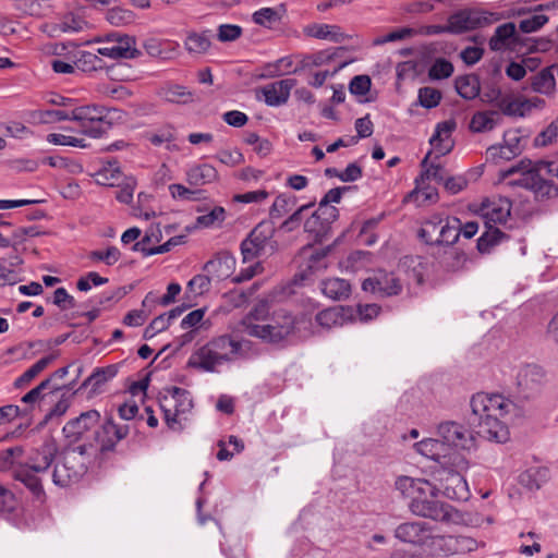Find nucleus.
<instances>
[{"instance_id":"obj_19","label":"nucleus","mask_w":558,"mask_h":558,"mask_svg":"<svg viewBox=\"0 0 558 558\" xmlns=\"http://www.w3.org/2000/svg\"><path fill=\"white\" fill-rule=\"evenodd\" d=\"M296 85V80L284 78L265 85L260 93L264 101L269 107H279L288 102L291 89Z\"/></svg>"},{"instance_id":"obj_37","label":"nucleus","mask_w":558,"mask_h":558,"mask_svg":"<svg viewBox=\"0 0 558 558\" xmlns=\"http://www.w3.org/2000/svg\"><path fill=\"white\" fill-rule=\"evenodd\" d=\"M554 69H556L555 64L541 70L533 76L531 86L534 92L549 95L555 90Z\"/></svg>"},{"instance_id":"obj_59","label":"nucleus","mask_w":558,"mask_h":558,"mask_svg":"<svg viewBox=\"0 0 558 558\" xmlns=\"http://www.w3.org/2000/svg\"><path fill=\"white\" fill-rule=\"evenodd\" d=\"M548 20L545 14H533L520 21L519 29L525 34L533 33L541 29Z\"/></svg>"},{"instance_id":"obj_10","label":"nucleus","mask_w":558,"mask_h":558,"mask_svg":"<svg viewBox=\"0 0 558 558\" xmlns=\"http://www.w3.org/2000/svg\"><path fill=\"white\" fill-rule=\"evenodd\" d=\"M495 13L477 9H460L448 16L449 34L460 35L466 32L484 28L497 21Z\"/></svg>"},{"instance_id":"obj_27","label":"nucleus","mask_w":558,"mask_h":558,"mask_svg":"<svg viewBox=\"0 0 558 558\" xmlns=\"http://www.w3.org/2000/svg\"><path fill=\"white\" fill-rule=\"evenodd\" d=\"M320 289L325 296L333 301L347 300L351 294L350 282L341 278H328L323 280Z\"/></svg>"},{"instance_id":"obj_41","label":"nucleus","mask_w":558,"mask_h":558,"mask_svg":"<svg viewBox=\"0 0 558 558\" xmlns=\"http://www.w3.org/2000/svg\"><path fill=\"white\" fill-rule=\"evenodd\" d=\"M117 165V161H109L108 166H105L97 172L96 181L105 186H120L126 178H124Z\"/></svg>"},{"instance_id":"obj_49","label":"nucleus","mask_w":558,"mask_h":558,"mask_svg":"<svg viewBox=\"0 0 558 558\" xmlns=\"http://www.w3.org/2000/svg\"><path fill=\"white\" fill-rule=\"evenodd\" d=\"M87 26L88 23L85 21V19L82 15L75 14L73 12H69L63 15L61 22L58 25L59 29L63 33L83 32L85 28H87Z\"/></svg>"},{"instance_id":"obj_6","label":"nucleus","mask_w":558,"mask_h":558,"mask_svg":"<svg viewBox=\"0 0 558 558\" xmlns=\"http://www.w3.org/2000/svg\"><path fill=\"white\" fill-rule=\"evenodd\" d=\"M276 228L272 221L263 220L254 227L241 242L240 248L244 262L272 255L278 250L275 240Z\"/></svg>"},{"instance_id":"obj_53","label":"nucleus","mask_w":558,"mask_h":558,"mask_svg":"<svg viewBox=\"0 0 558 558\" xmlns=\"http://www.w3.org/2000/svg\"><path fill=\"white\" fill-rule=\"evenodd\" d=\"M106 19L113 26H123L131 24L135 14L131 10L116 7L107 11Z\"/></svg>"},{"instance_id":"obj_38","label":"nucleus","mask_w":558,"mask_h":558,"mask_svg":"<svg viewBox=\"0 0 558 558\" xmlns=\"http://www.w3.org/2000/svg\"><path fill=\"white\" fill-rule=\"evenodd\" d=\"M457 93L464 99L472 100L480 94V80L474 74L458 76L454 81Z\"/></svg>"},{"instance_id":"obj_44","label":"nucleus","mask_w":558,"mask_h":558,"mask_svg":"<svg viewBox=\"0 0 558 558\" xmlns=\"http://www.w3.org/2000/svg\"><path fill=\"white\" fill-rule=\"evenodd\" d=\"M460 236V219L446 218L444 227L439 230L437 245H453Z\"/></svg>"},{"instance_id":"obj_45","label":"nucleus","mask_w":558,"mask_h":558,"mask_svg":"<svg viewBox=\"0 0 558 558\" xmlns=\"http://www.w3.org/2000/svg\"><path fill=\"white\" fill-rule=\"evenodd\" d=\"M315 320L320 327L330 329L332 327L342 326L344 317L338 307H329L317 313Z\"/></svg>"},{"instance_id":"obj_13","label":"nucleus","mask_w":558,"mask_h":558,"mask_svg":"<svg viewBox=\"0 0 558 558\" xmlns=\"http://www.w3.org/2000/svg\"><path fill=\"white\" fill-rule=\"evenodd\" d=\"M211 343L222 364L248 359L253 348L252 341L238 340L230 335L215 337L211 339Z\"/></svg>"},{"instance_id":"obj_1","label":"nucleus","mask_w":558,"mask_h":558,"mask_svg":"<svg viewBox=\"0 0 558 558\" xmlns=\"http://www.w3.org/2000/svg\"><path fill=\"white\" fill-rule=\"evenodd\" d=\"M519 173L520 178L509 180L507 185L520 186L534 193L537 199H548L558 196V158L539 160L533 167L529 159H522L517 165L500 172L502 180Z\"/></svg>"},{"instance_id":"obj_14","label":"nucleus","mask_w":558,"mask_h":558,"mask_svg":"<svg viewBox=\"0 0 558 558\" xmlns=\"http://www.w3.org/2000/svg\"><path fill=\"white\" fill-rule=\"evenodd\" d=\"M129 433L128 424H116L111 417H108L94 432V438L99 445V451L106 453L114 451L117 444L126 438Z\"/></svg>"},{"instance_id":"obj_16","label":"nucleus","mask_w":558,"mask_h":558,"mask_svg":"<svg viewBox=\"0 0 558 558\" xmlns=\"http://www.w3.org/2000/svg\"><path fill=\"white\" fill-rule=\"evenodd\" d=\"M432 526L424 521L404 522L395 530V537L402 543L426 548L430 539Z\"/></svg>"},{"instance_id":"obj_34","label":"nucleus","mask_w":558,"mask_h":558,"mask_svg":"<svg viewBox=\"0 0 558 558\" xmlns=\"http://www.w3.org/2000/svg\"><path fill=\"white\" fill-rule=\"evenodd\" d=\"M424 182L421 179H415V189L408 193L403 199L404 203L415 202L417 206L426 203H436L438 199V192L433 186H422Z\"/></svg>"},{"instance_id":"obj_63","label":"nucleus","mask_w":558,"mask_h":558,"mask_svg":"<svg viewBox=\"0 0 558 558\" xmlns=\"http://www.w3.org/2000/svg\"><path fill=\"white\" fill-rule=\"evenodd\" d=\"M97 90L101 95L117 100H124L132 95V93L126 87L114 84H101L98 86Z\"/></svg>"},{"instance_id":"obj_21","label":"nucleus","mask_w":558,"mask_h":558,"mask_svg":"<svg viewBox=\"0 0 558 558\" xmlns=\"http://www.w3.org/2000/svg\"><path fill=\"white\" fill-rule=\"evenodd\" d=\"M219 365H222V362L215 351L211 340L194 351L187 361V366L207 373L216 372Z\"/></svg>"},{"instance_id":"obj_22","label":"nucleus","mask_w":558,"mask_h":558,"mask_svg":"<svg viewBox=\"0 0 558 558\" xmlns=\"http://www.w3.org/2000/svg\"><path fill=\"white\" fill-rule=\"evenodd\" d=\"M512 204L508 198L485 201L482 203L481 213L488 225L507 222Z\"/></svg>"},{"instance_id":"obj_30","label":"nucleus","mask_w":558,"mask_h":558,"mask_svg":"<svg viewBox=\"0 0 558 558\" xmlns=\"http://www.w3.org/2000/svg\"><path fill=\"white\" fill-rule=\"evenodd\" d=\"M119 367L117 364H111L105 367H96L93 373L83 381L81 388L92 387L96 391L104 384L114 378L118 374Z\"/></svg>"},{"instance_id":"obj_58","label":"nucleus","mask_w":558,"mask_h":558,"mask_svg":"<svg viewBox=\"0 0 558 558\" xmlns=\"http://www.w3.org/2000/svg\"><path fill=\"white\" fill-rule=\"evenodd\" d=\"M415 34V31L411 27H401L393 29L387 35L377 37L373 40L374 46L385 45L387 43L400 41L405 38L412 37Z\"/></svg>"},{"instance_id":"obj_47","label":"nucleus","mask_w":558,"mask_h":558,"mask_svg":"<svg viewBox=\"0 0 558 558\" xmlns=\"http://www.w3.org/2000/svg\"><path fill=\"white\" fill-rule=\"evenodd\" d=\"M304 230L307 233L314 234L315 239L318 241H323L329 232V229L325 226V220L318 210L314 211L312 216L306 219L304 222Z\"/></svg>"},{"instance_id":"obj_15","label":"nucleus","mask_w":558,"mask_h":558,"mask_svg":"<svg viewBox=\"0 0 558 558\" xmlns=\"http://www.w3.org/2000/svg\"><path fill=\"white\" fill-rule=\"evenodd\" d=\"M362 289L385 298L398 295L402 291V284L395 274L379 270L363 281Z\"/></svg>"},{"instance_id":"obj_25","label":"nucleus","mask_w":558,"mask_h":558,"mask_svg":"<svg viewBox=\"0 0 558 558\" xmlns=\"http://www.w3.org/2000/svg\"><path fill=\"white\" fill-rule=\"evenodd\" d=\"M134 40L125 36V38H121L117 44L109 47H101L97 49V53L104 57H108L110 59H134L140 56V51L132 47Z\"/></svg>"},{"instance_id":"obj_64","label":"nucleus","mask_w":558,"mask_h":558,"mask_svg":"<svg viewBox=\"0 0 558 558\" xmlns=\"http://www.w3.org/2000/svg\"><path fill=\"white\" fill-rule=\"evenodd\" d=\"M558 137V118L554 120L544 131L535 138L537 146H547Z\"/></svg>"},{"instance_id":"obj_24","label":"nucleus","mask_w":558,"mask_h":558,"mask_svg":"<svg viewBox=\"0 0 558 558\" xmlns=\"http://www.w3.org/2000/svg\"><path fill=\"white\" fill-rule=\"evenodd\" d=\"M303 33L307 37L328 39L332 43H342L349 38L348 35L341 32V28L338 25L329 24H308L303 28Z\"/></svg>"},{"instance_id":"obj_12","label":"nucleus","mask_w":558,"mask_h":558,"mask_svg":"<svg viewBox=\"0 0 558 558\" xmlns=\"http://www.w3.org/2000/svg\"><path fill=\"white\" fill-rule=\"evenodd\" d=\"M517 395L522 400H534L539 397L546 384L545 371L534 364H526L519 368L517 376Z\"/></svg>"},{"instance_id":"obj_57","label":"nucleus","mask_w":558,"mask_h":558,"mask_svg":"<svg viewBox=\"0 0 558 558\" xmlns=\"http://www.w3.org/2000/svg\"><path fill=\"white\" fill-rule=\"evenodd\" d=\"M41 123H53L60 121H71V111L54 109V110H37L33 113Z\"/></svg>"},{"instance_id":"obj_8","label":"nucleus","mask_w":558,"mask_h":558,"mask_svg":"<svg viewBox=\"0 0 558 558\" xmlns=\"http://www.w3.org/2000/svg\"><path fill=\"white\" fill-rule=\"evenodd\" d=\"M111 110L99 105L76 107L71 110V121L77 122L85 135L97 138L111 128L108 119Z\"/></svg>"},{"instance_id":"obj_55","label":"nucleus","mask_w":558,"mask_h":558,"mask_svg":"<svg viewBox=\"0 0 558 558\" xmlns=\"http://www.w3.org/2000/svg\"><path fill=\"white\" fill-rule=\"evenodd\" d=\"M546 469H530L521 475V483L530 490H536L546 482Z\"/></svg>"},{"instance_id":"obj_3","label":"nucleus","mask_w":558,"mask_h":558,"mask_svg":"<svg viewBox=\"0 0 558 558\" xmlns=\"http://www.w3.org/2000/svg\"><path fill=\"white\" fill-rule=\"evenodd\" d=\"M57 453V442L52 438L46 439L39 447L31 450L25 463L14 468V480L23 483L37 499H43L44 483L51 480L50 468L54 464Z\"/></svg>"},{"instance_id":"obj_2","label":"nucleus","mask_w":558,"mask_h":558,"mask_svg":"<svg viewBox=\"0 0 558 558\" xmlns=\"http://www.w3.org/2000/svg\"><path fill=\"white\" fill-rule=\"evenodd\" d=\"M472 414L469 423L476 428L475 433L485 439L506 442L509 429L500 417L509 412L511 402L500 395L476 393L470 402Z\"/></svg>"},{"instance_id":"obj_17","label":"nucleus","mask_w":558,"mask_h":558,"mask_svg":"<svg viewBox=\"0 0 558 558\" xmlns=\"http://www.w3.org/2000/svg\"><path fill=\"white\" fill-rule=\"evenodd\" d=\"M100 424V413L97 410H88L81 413L77 417L70 420L63 426V434L71 442L81 440L84 435L97 429Z\"/></svg>"},{"instance_id":"obj_62","label":"nucleus","mask_w":558,"mask_h":558,"mask_svg":"<svg viewBox=\"0 0 558 558\" xmlns=\"http://www.w3.org/2000/svg\"><path fill=\"white\" fill-rule=\"evenodd\" d=\"M279 20L280 16L278 12L272 8H263L253 14L254 23L265 27H271L275 23L279 22Z\"/></svg>"},{"instance_id":"obj_42","label":"nucleus","mask_w":558,"mask_h":558,"mask_svg":"<svg viewBox=\"0 0 558 558\" xmlns=\"http://www.w3.org/2000/svg\"><path fill=\"white\" fill-rule=\"evenodd\" d=\"M453 542L452 535H438L430 532V539H428L427 550L433 556H449L452 555Z\"/></svg>"},{"instance_id":"obj_31","label":"nucleus","mask_w":558,"mask_h":558,"mask_svg":"<svg viewBox=\"0 0 558 558\" xmlns=\"http://www.w3.org/2000/svg\"><path fill=\"white\" fill-rule=\"evenodd\" d=\"M445 221L446 218L440 215H433L423 222L418 230V238L428 245H437L439 230L444 227Z\"/></svg>"},{"instance_id":"obj_60","label":"nucleus","mask_w":558,"mask_h":558,"mask_svg":"<svg viewBox=\"0 0 558 558\" xmlns=\"http://www.w3.org/2000/svg\"><path fill=\"white\" fill-rule=\"evenodd\" d=\"M43 1L44 0H13V7L22 14L39 16L43 13Z\"/></svg>"},{"instance_id":"obj_28","label":"nucleus","mask_w":558,"mask_h":558,"mask_svg":"<svg viewBox=\"0 0 558 558\" xmlns=\"http://www.w3.org/2000/svg\"><path fill=\"white\" fill-rule=\"evenodd\" d=\"M159 96L167 102L187 105L194 101V92L185 86L177 84H167L159 89Z\"/></svg>"},{"instance_id":"obj_11","label":"nucleus","mask_w":558,"mask_h":558,"mask_svg":"<svg viewBox=\"0 0 558 558\" xmlns=\"http://www.w3.org/2000/svg\"><path fill=\"white\" fill-rule=\"evenodd\" d=\"M87 472L86 459L75 451H63L53 464L51 482L59 487H68L77 483Z\"/></svg>"},{"instance_id":"obj_23","label":"nucleus","mask_w":558,"mask_h":558,"mask_svg":"<svg viewBox=\"0 0 558 558\" xmlns=\"http://www.w3.org/2000/svg\"><path fill=\"white\" fill-rule=\"evenodd\" d=\"M235 265V259L228 253H218L214 258L204 265V271L209 275L213 280H222L228 278Z\"/></svg>"},{"instance_id":"obj_9","label":"nucleus","mask_w":558,"mask_h":558,"mask_svg":"<svg viewBox=\"0 0 558 558\" xmlns=\"http://www.w3.org/2000/svg\"><path fill=\"white\" fill-rule=\"evenodd\" d=\"M159 405L163 412V418L169 428L181 432L183 426L178 417L189 413L193 408L190 392L180 387L167 389V393L159 399Z\"/></svg>"},{"instance_id":"obj_61","label":"nucleus","mask_w":558,"mask_h":558,"mask_svg":"<svg viewBox=\"0 0 558 558\" xmlns=\"http://www.w3.org/2000/svg\"><path fill=\"white\" fill-rule=\"evenodd\" d=\"M243 29L235 24H221L217 29V39L221 43H232L242 36Z\"/></svg>"},{"instance_id":"obj_36","label":"nucleus","mask_w":558,"mask_h":558,"mask_svg":"<svg viewBox=\"0 0 558 558\" xmlns=\"http://www.w3.org/2000/svg\"><path fill=\"white\" fill-rule=\"evenodd\" d=\"M515 35V25L508 22L499 25L488 41L492 51H501L509 46V39Z\"/></svg>"},{"instance_id":"obj_48","label":"nucleus","mask_w":558,"mask_h":558,"mask_svg":"<svg viewBox=\"0 0 558 558\" xmlns=\"http://www.w3.org/2000/svg\"><path fill=\"white\" fill-rule=\"evenodd\" d=\"M430 155L432 151H428L427 155L422 160L421 166L424 169V171L421 173L418 179H421L422 182H425V180H434L437 183H442L447 178L445 168L440 165L435 163L427 165V160Z\"/></svg>"},{"instance_id":"obj_7","label":"nucleus","mask_w":558,"mask_h":558,"mask_svg":"<svg viewBox=\"0 0 558 558\" xmlns=\"http://www.w3.org/2000/svg\"><path fill=\"white\" fill-rule=\"evenodd\" d=\"M424 493H418L409 502L410 511L422 518L432 519L435 521H450L452 507L442 504L436 499L438 496L437 487L425 480Z\"/></svg>"},{"instance_id":"obj_43","label":"nucleus","mask_w":558,"mask_h":558,"mask_svg":"<svg viewBox=\"0 0 558 558\" xmlns=\"http://www.w3.org/2000/svg\"><path fill=\"white\" fill-rule=\"evenodd\" d=\"M333 59V53L328 50H322L312 54H305L300 60L299 64L291 71L292 73H300L306 69L322 66L329 63Z\"/></svg>"},{"instance_id":"obj_5","label":"nucleus","mask_w":558,"mask_h":558,"mask_svg":"<svg viewBox=\"0 0 558 558\" xmlns=\"http://www.w3.org/2000/svg\"><path fill=\"white\" fill-rule=\"evenodd\" d=\"M468 468L466 460L458 452L449 454L448 461L441 462V465L433 472L434 485L437 493L440 492L449 499L465 501L470 497L468 483L462 475V471Z\"/></svg>"},{"instance_id":"obj_46","label":"nucleus","mask_w":558,"mask_h":558,"mask_svg":"<svg viewBox=\"0 0 558 558\" xmlns=\"http://www.w3.org/2000/svg\"><path fill=\"white\" fill-rule=\"evenodd\" d=\"M521 153L514 146L509 148L505 144L492 145L486 150L487 160L498 163L501 160H511Z\"/></svg>"},{"instance_id":"obj_29","label":"nucleus","mask_w":558,"mask_h":558,"mask_svg":"<svg viewBox=\"0 0 558 558\" xmlns=\"http://www.w3.org/2000/svg\"><path fill=\"white\" fill-rule=\"evenodd\" d=\"M486 230L477 239V250L482 254L489 253L493 247L500 244L504 240L508 239V235L502 232L499 228L488 225L485 222Z\"/></svg>"},{"instance_id":"obj_40","label":"nucleus","mask_w":558,"mask_h":558,"mask_svg":"<svg viewBox=\"0 0 558 558\" xmlns=\"http://www.w3.org/2000/svg\"><path fill=\"white\" fill-rule=\"evenodd\" d=\"M59 356V351L53 352L47 356L41 357L29 368H27L19 378H16L14 385L21 388L31 383L39 373H41L49 364H51Z\"/></svg>"},{"instance_id":"obj_33","label":"nucleus","mask_w":558,"mask_h":558,"mask_svg":"<svg viewBox=\"0 0 558 558\" xmlns=\"http://www.w3.org/2000/svg\"><path fill=\"white\" fill-rule=\"evenodd\" d=\"M187 182L191 185L199 186L217 180L218 172L215 167L208 163L192 167L187 173Z\"/></svg>"},{"instance_id":"obj_4","label":"nucleus","mask_w":558,"mask_h":558,"mask_svg":"<svg viewBox=\"0 0 558 558\" xmlns=\"http://www.w3.org/2000/svg\"><path fill=\"white\" fill-rule=\"evenodd\" d=\"M265 312V306H256L241 322L243 330L251 337L258 338L270 344H279L286 341L295 330L296 325L303 320L295 317L286 310H279L272 314L268 323L258 324L260 315Z\"/></svg>"},{"instance_id":"obj_56","label":"nucleus","mask_w":558,"mask_h":558,"mask_svg":"<svg viewBox=\"0 0 558 558\" xmlns=\"http://www.w3.org/2000/svg\"><path fill=\"white\" fill-rule=\"evenodd\" d=\"M328 253L329 248L313 251L307 257L304 271L312 275L318 270L325 269L327 267L326 257Z\"/></svg>"},{"instance_id":"obj_20","label":"nucleus","mask_w":558,"mask_h":558,"mask_svg":"<svg viewBox=\"0 0 558 558\" xmlns=\"http://www.w3.org/2000/svg\"><path fill=\"white\" fill-rule=\"evenodd\" d=\"M457 128V122L452 119L437 123L435 132L429 140V144L437 153V157L449 154L454 146L452 133Z\"/></svg>"},{"instance_id":"obj_26","label":"nucleus","mask_w":558,"mask_h":558,"mask_svg":"<svg viewBox=\"0 0 558 558\" xmlns=\"http://www.w3.org/2000/svg\"><path fill=\"white\" fill-rule=\"evenodd\" d=\"M213 32L204 29L202 32H189L184 40V48L190 54H205L211 47Z\"/></svg>"},{"instance_id":"obj_35","label":"nucleus","mask_w":558,"mask_h":558,"mask_svg":"<svg viewBox=\"0 0 558 558\" xmlns=\"http://www.w3.org/2000/svg\"><path fill=\"white\" fill-rule=\"evenodd\" d=\"M425 480L414 478L407 475H401L396 478L395 488L401 494L402 497L412 499L416 494L424 493Z\"/></svg>"},{"instance_id":"obj_52","label":"nucleus","mask_w":558,"mask_h":558,"mask_svg":"<svg viewBox=\"0 0 558 558\" xmlns=\"http://www.w3.org/2000/svg\"><path fill=\"white\" fill-rule=\"evenodd\" d=\"M442 94L439 89L425 86L418 89V104L425 109H433L440 104Z\"/></svg>"},{"instance_id":"obj_54","label":"nucleus","mask_w":558,"mask_h":558,"mask_svg":"<svg viewBox=\"0 0 558 558\" xmlns=\"http://www.w3.org/2000/svg\"><path fill=\"white\" fill-rule=\"evenodd\" d=\"M453 64L445 59L438 58L428 70V76L433 81L448 78L453 73Z\"/></svg>"},{"instance_id":"obj_51","label":"nucleus","mask_w":558,"mask_h":558,"mask_svg":"<svg viewBox=\"0 0 558 558\" xmlns=\"http://www.w3.org/2000/svg\"><path fill=\"white\" fill-rule=\"evenodd\" d=\"M76 66L83 72H94L105 68L104 60L94 52L82 51L76 61Z\"/></svg>"},{"instance_id":"obj_50","label":"nucleus","mask_w":558,"mask_h":558,"mask_svg":"<svg viewBox=\"0 0 558 558\" xmlns=\"http://www.w3.org/2000/svg\"><path fill=\"white\" fill-rule=\"evenodd\" d=\"M296 198L295 196H288L286 194H280L276 197L272 206L269 210V216L271 219H279L288 214L295 205Z\"/></svg>"},{"instance_id":"obj_32","label":"nucleus","mask_w":558,"mask_h":558,"mask_svg":"<svg viewBox=\"0 0 558 558\" xmlns=\"http://www.w3.org/2000/svg\"><path fill=\"white\" fill-rule=\"evenodd\" d=\"M500 120L498 111H478L473 114L470 121V130L475 133L492 131Z\"/></svg>"},{"instance_id":"obj_39","label":"nucleus","mask_w":558,"mask_h":558,"mask_svg":"<svg viewBox=\"0 0 558 558\" xmlns=\"http://www.w3.org/2000/svg\"><path fill=\"white\" fill-rule=\"evenodd\" d=\"M416 451L432 460H435L441 465V462L448 461L449 456L441 454L444 442L437 439L427 438L415 444Z\"/></svg>"},{"instance_id":"obj_18","label":"nucleus","mask_w":558,"mask_h":558,"mask_svg":"<svg viewBox=\"0 0 558 558\" xmlns=\"http://www.w3.org/2000/svg\"><path fill=\"white\" fill-rule=\"evenodd\" d=\"M442 442L454 448L471 449L474 446L473 434L457 422H444L438 426Z\"/></svg>"}]
</instances>
